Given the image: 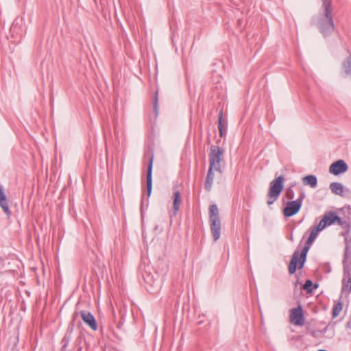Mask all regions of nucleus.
<instances>
[{
  "label": "nucleus",
  "mask_w": 351,
  "mask_h": 351,
  "mask_svg": "<svg viewBox=\"0 0 351 351\" xmlns=\"http://www.w3.org/2000/svg\"><path fill=\"white\" fill-rule=\"evenodd\" d=\"M334 211H326L317 225L323 230L326 227L334 225Z\"/></svg>",
  "instance_id": "obj_14"
},
{
  "label": "nucleus",
  "mask_w": 351,
  "mask_h": 351,
  "mask_svg": "<svg viewBox=\"0 0 351 351\" xmlns=\"http://www.w3.org/2000/svg\"><path fill=\"white\" fill-rule=\"evenodd\" d=\"M290 322L295 326H302L304 324V314L302 306L300 304L290 310Z\"/></svg>",
  "instance_id": "obj_8"
},
{
  "label": "nucleus",
  "mask_w": 351,
  "mask_h": 351,
  "mask_svg": "<svg viewBox=\"0 0 351 351\" xmlns=\"http://www.w3.org/2000/svg\"><path fill=\"white\" fill-rule=\"evenodd\" d=\"M215 170L214 167H208V172L206 176V180L204 182V189L206 191L209 192L212 189L213 182L214 180V173Z\"/></svg>",
  "instance_id": "obj_19"
},
{
  "label": "nucleus",
  "mask_w": 351,
  "mask_h": 351,
  "mask_svg": "<svg viewBox=\"0 0 351 351\" xmlns=\"http://www.w3.org/2000/svg\"><path fill=\"white\" fill-rule=\"evenodd\" d=\"M209 220L220 219L219 215V210L216 204H212L209 206Z\"/></svg>",
  "instance_id": "obj_29"
},
{
  "label": "nucleus",
  "mask_w": 351,
  "mask_h": 351,
  "mask_svg": "<svg viewBox=\"0 0 351 351\" xmlns=\"http://www.w3.org/2000/svg\"><path fill=\"white\" fill-rule=\"evenodd\" d=\"M154 145H149L147 146L146 150L144 153V157L148 158V165L147 167V173H146V183H147V201L148 202V199L150 197L152 191V169H153V162H154Z\"/></svg>",
  "instance_id": "obj_3"
},
{
  "label": "nucleus",
  "mask_w": 351,
  "mask_h": 351,
  "mask_svg": "<svg viewBox=\"0 0 351 351\" xmlns=\"http://www.w3.org/2000/svg\"><path fill=\"white\" fill-rule=\"evenodd\" d=\"M311 245L310 243L305 242L304 246L300 253L298 250H295L293 252L288 265L289 275L295 274L297 269L301 270L304 268Z\"/></svg>",
  "instance_id": "obj_1"
},
{
  "label": "nucleus",
  "mask_w": 351,
  "mask_h": 351,
  "mask_svg": "<svg viewBox=\"0 0 351 351\" xmlns=\"http://www.w3.org/2000/svg\"><path fill=\"white\" fill-rule=\"evenodd\" d=\"M330 324H328L324 328L322 329V330H319V334H324L327 332L328 329V327H329Z\"/></svg>",
  "instance_id": "obj_34"
},
{
  "label": "nucleus",
  "mask_w": 351,
  "mask_h": 351,
  "mask_svg": "<svg viewBox=\"0 0 351 351\" xmlns=\"http://www.w3.org/2000/svg\"><path fill=\"white\" fill-rule=\"evenodd\" d=\"M300 273L301 272L299 271L298 274H295V277L297 278V280H296L295 284L299 283V278H300Z\"/></svg>",
  "instance_id": "obj_37"
},
{
  "label": "nucleus",
  "mask_w": 351,
  "mask_h": 351,
  "mask_svg": "<svg viewBox=\"0 0 351 351\" xmlns=\"http://www.w3.org/2000/svg\"><path fill=\"white\" fill-rule=\"evenodd\" d=\"M0 191H3V188L0 186Z\"/></svg>",
  "instance_id": "obj_44"
},
{
  "label": "nucleus",
  "mask_w": 351,
  "mask_h": 351,
  "mask_svg": "<svg viewBox=\"0 0 351 351\" xmlns=\"http://www.w3.org/2000/svg\"><path fill=\"white\" fill-rule=\"evenodd\" d=\"M343 269V278L342 280L341 295L344 292L351 291V267L346 266Z\"/></svg>",
  "instance_id": "obj_13"
},
{
  "label": "nucleus",
  "mask_w": 351,
  "mask_h": 351,
  "mask_svg": "<svg viewBox=\"0 0 351 351\" xmlns=\"http://www.w3.org/2000/svg\"><path fill=\"white\" fill-rule=\"evenodd\" d=\"M295 185V183L291 184L290 186L287 189L285 192V197L291 201L294 198L295 193L293 190V187Z\"/></svg>",
  "instance_id": "obj_31"
},
{
  "label": "nucleus",
  "mask_w": 351,
  "mask_h": 351,
  "mask_svg": "<svg viewBox=\"0 0 351 351\" xmlns=\"http://www.w3.org/2000/svg\"><path fill=\"white\" fill-rule=\"evenodd\" d=\"M305 330L306 334H310L314 338H317L319 336V330L313 329L310 324L306 325Z\"/></svg>",
  "instance_id": "obj_32"
},
{
  "label": "nucleus",
  "mask_w": 351,
  "mask_h": 351,
  "mask_svg": "<svg viewBox=\"0 0 351 351\" xmlns=\"http://www.w3.org/2000/svg\"><path fill=\"white\" fill-rule=\"evenodd\" d=\"M210 231L215 241H217L221 236V221L220 219L209 220Z\"/></svg>",
  "instance_id": "obj_15"
},
{
  "label": "nucleus",
  "mask_w": 351,
  "mask_h": 351,
  "mask_svg": "<svg viewBox=\"0 0 351 351\" xmlns=\"http://www.w3.org/2000/svg\"><path fill=\"white\" fill-rule=\"evenodd\" d=\"M342 72L344 77H351V54L342 62Z\"/></svg>",
  "instance_id": "obj_23"
},
{
  "label": "nucleus",
  "mask_w": 351,
  "mask_h": 351,
  "mask_svg": "<svg viewBox=\"0 0 351 351\" xmlns=\"http://www.w3.org/2000/svg\"><path fill=\"white\" fill-rule=\"evenodd\" d=\"M317 28L324 38L330 36L335 31V23H318Z\"/></svg>",
  "instance_id": "obj_16"
},
{
  "label": "nucleus",
  "mask_w": 351,
  "mask_h": 351,
  "mask_svg": "<svg viewBox=\"0 0 351 351\" xmlns=\"http://www.w3.org/2000/svg\"><path fill=\"white\" fill-rule=\"evenodd\" d=\"M346 326L348 328H351V320H350L349 322H347Z\"/></svg>",
  "instance_id": "obj_38"
},
{
  "label": "nucleus",
  "mask_w": 351,
  "mask_h": 351,
  "mask_svg": "<svg viewBox=\"0 0 351 351\" xmlns=\"http://www.w3.org/2000/svg\"><path fill=\"white\" fill-rule=\"evenodd\" d=\"M17 263L18 261L14 257L0 256V269H3V272H15L19 268Z\"/></svg>",
  "instance_id": "obj_9"
},
{
  "label": "nucleus",
  "mask_w": 351,
  "mask_h": 351,
  "mask_svg": "<svg viewBox=\"0 0 351 351\" xmlns=\"http://www.w3.org/2000/svg\"><path fill=\"white\" fill-rule=\"evenodd\" d=\"M285 176L280 175L275 178L270 183L267 195V203L269 206L273 204L280 195L284 189Z\"/></svg>",
  "instance_id": "obj_2"
},
{
  "label": "nucleus",
  "mask_w": 351,
  "mask_h": 351,
  "mask_svg": "<svg viewBox=\"0 0 351 351\" xmlns=\"http://www.w3.org/2000/svg\"><path fill=\"white\" fill-rule=\"evenodd\" d=\"M0 207L8 217H10L12 215V212L10 210L8 199L3 191H0Z\"/></svg>",
  "instance_id": "obj_20"
},
{
  "label": "nucleus",
  "mask_w": 351,
  "mask_h": 351,
  "mask_svg": "<svg viewBox=\"0 0 351 351\" xmlns=\"http://www.w3.org/2000/svg\"><path fill=\"white\" fill-rule=\"evenodd\" d=\"M158 90H157L153 97V110L154 113V118H156L158 115Z\"/></svg>",
  "instance_id": "obj_30"
},
{
  "label": "nucleus",
  "mask_w": 351,
  "mask_h": 351,
  "mask_svg": "<svg viewBox=\"0 0 351 351\" xmlns=\"http://www.w3.org/2000/svg\"><path fill=\"white\" fill-rule=\"evenodd\" d=\"M227 121L223 119V110H221L218 114V130L219 133V136L223 138L226 134V128H227Z\"/></svg>",
  "instance_id": "obj_18"
},
{
  "label": "nucleus",
  "mask_w": 351,
  "mask_h": 351,
  "mask_svg": "<svg viewBox=\"0 0 351 351\" xmlns=\"http://www.w3.org/2000/svg\"><path fill=\"white\" fill-rule=\"evenodd\" d=\"M305 193L303 191L300 193V196L296 200L288 201L282 209V214L285 218H289L296 215L302 208Z\"/></svg>",
  "instance_id": "obj_5"
},
{
  "label": "nucleus",
  "mask_w": 351,
  "mask_h": 351,
  "mask_svg": "<svg viewBox=\"0 0 351 351\" xmlns=\"http://www.w3.org/2000/svg\"><path fill=\"white\" fill-rule=\"evenodd\" d=\"M318 287V284L313 283L311 280L308 279L302 285V289L306 291L307 293H311L314 289Z\"/></svg>",
  "instance_id": "obj_28"
},
{
  "label": "nucleus",
  "mask_w": 351,
  "mask_h": 351,
  "mask_svg": "<svg viewBox=\"0 0 351 351\" xmlns=\"http://www.w3.org/2000/svg\"><path fill=\"white\" fill-rule=\"evenodd\" d=\"M145 204V200H144V196L142 197L141 202V211L142 212L144 208Z\"/></svg>",
  "instance_id": "obj_36"
},
{
  "label": "nucleus",
  "mask_w": 351,
  "mask_h": 351,
  "mask_svg": "<svg viewBox=\"0 0 351 351\" xmlns=\"http://www.w3.org/2000/svg\"><path fill=\"white\" fill-rule=\"evenodd\" d=\"M82 341V336H78L75 340V344L76 346L80 345Z\"/></svg>",
  "instance_id": "obj_35"
},
{
  "label": "nucleus",
  "mask_w": 351,
  "mask_h": 351,
  "mask_svg": "<svg viewBox=\"0 0 351 351\" xmlns=\"http://www.w3.org/2000/svg\"><path fill=\"white\" fill-rule=\"evenodd\" d=\"M100 330H101V332H103V327L102 326H100Z\"/></svg>",
  "instance_id": "obj_42"
},
{
  "label": "nucleus",
  "mask_w": 351,
  "mask_h": 351,
  "mask_svg": "<svg viewBox=\"0 0 351 351\" xmlns=\"http://www.w3.org/2000/svg\"><path fill=\"white\" fill-rule=\"evenodd\" d=\"M343 308V302L339 299L337 301L334 302V305L332 309V318L335 319L337 317Z\"/></svg>",
  "instance_id": "obj_26"
},
{
  "label": "nucleus",
  "mask_w": 351,
  "mask_h": 351,
  "mask_svg": "<svg viewBox=\"0 0 351 351\" xmlns=\"http://www.w3.org/2000/svg\"><path fill=\"white\" fill-rule=\"evenodd\" d=\"M334 224L337 223L343 228L348 230L350 231V223L348 220H346L338 215V214L334 211Z\"/></svg>",
  "instance_id": "obj_24"
},
{
  "label": "nucleus",
  "mask_w": 351,
  "mask_h": 351,
  "mask_svg": "<svg viewBox=\"0 0 351 351\" xmlns=\"http://www.w3.org/2000/svg\"><path fill=\"white\" fill-rule=\"evenodd\" d=\"M143 278L144 282L147 284V289L149 291H154L161 286L162 279L157 274L155 275L143 274Z\"/></svg>",
  "instance_id": "obj_7"
},
{
  "label": "nucleus",
  "mask_w": 351,
  "mask_h": 351,
  "mask_svg": "<svg viewBox=\"0 0 351 351\" xmlns=\"http://www.w3.org/2000/svg\"><path fill=\"white\" fill-rule=\"evenodd\" d=\"M79 315L81 316V311H78L77 310H75L74 311V313L72 314V316H71V322H69V325L68 326H72L73 324V328H75V322H76V319H77V317H79Z\"/></svg>",
  "instance_id": "obj_33"
},
{
  "label": "nucleus",
  "mask_w": 351,
  "mask_h": 351,
  "mask_svg": "<svg viewBox=\"0 0 351 351\" xmlns=\"http://www.w3.org/2000/svg\"><path fill=\"white\" fill-rule=\"evenodd\" d=\"M302 183L311 188H315L317 185V177L314 175H308L302 178Z\"/></svg>",
  "instance_id": "obj_25"
},
{
  "label": "nucleus",
  "mask_w": 351,
  "mask_h": 351,
  "mask_svg": "<svg viewBox=\"0 0 351 351\" xmlns=\"http://www.w3.org/2000/svg\"><path fill=\"white\" fill-rule=\"evenodd\" d=\"M81 317L84 323L92 330L96 331L98 329V324L95 316L88 311H81Z\"/></svg>",
  "instance_id": "obj_12"
},
{
  "label": "nucleus",
  "mask_w": 351,
  "mask_h": 351,
  "mask_svg": "<svg viewBox=\"0 0 351 351\" xmlns=\"http://www.w3.org/2000/svg\"><path fill=\"white\" fill-rule=\"evenodd\" d=\"M348 169V164L341 159L332 162L329 167V172L334 176H339L346 173Z\"/></svg>",
  "instance_id": "obj_11"
},
{
  "label": "nucleus",
  "mask_w": 351,
  "mask_h": 351,
  "mask_svg": "<svg viewBox=\"0 0 351 351\" xmlns=\"http://www.w3.org/2000/svg\"><path fill=\"white\" fill-rule=\"evenodd\" d=\"M330 189L335 195L343 196V186L339 182H332L330 184Z\"/></svg>",
  "instance_id": "obj_27"
},
{
  "label": "nucleus",
  "mask_w": 351,
  "mask_h": 351,
  "mask_svg": "<svg viewBox=\"0 0 351 351\" xmlns=\"http://www.w3.org/2000/svg\"><path fill=\"white\" fill-rule=\"evenodd\" d=\"M317 351H327V350H319Z\"/></svg>",
  "instance_id": "obj_43"
},
{
  "label": "nucleus",
  "mask_w": 351,
  "mask_h": 351,
  "mask_svg": "<svg viewBox=\"0 0 351 351\" xmlns=\"http://www.w3.org/2000/svg\"><path fill=\"white\" fill-rule=\"evenodd\" d=\"M82 350V347L79 346V350L80 351Z\"/></svg>",
  "instance_id": "obj_45"
},
{
  "label": "nucleus",
  "mask_w": 351,
  "mask_h": 351,
  "mask_svg": "<svg viewBox=\"0 0 351 351\" xmlns=\"http://www.w3.org/2000/svg\"><path fill=\"white\" fill-rule=\"evenodd\" d=\"M74 328H73L72 326H68L65 334L63 338L61 340V351H65L69 342L73 338V332Z\"/></svg>",
  "instance_id": "obj_17"
},
{
  "label": "nucleus",
  "mask_w": 351,
  "mask_h": 351,
  "mask_svg": "<svg viewBox=\"0 0 351 351\" xmlns=\"http://www.w3.org/2000/svg\"><path fill=\"white\" fill-rule=\"evenodd\" d=\"M17 25H18V23H16L15 25H14V23H12V25H11V26L10 27V29H12L13 28H16Z\"/></svg>",
  "instance_id": "obj_39"
},
{
  "label": "nucleus",
  "mask_w": 351,
  "mask_h": 351,
  "mask_svg": "<svg viewBox=\"0 0 351 351\" xmlns=\"http://www.w3.org/2000/svg\"><path fill=\"white\" fill-rule=\"evenodd\" d=\"M173 199V206L172 210L169 212V217L171 219L176 217L178 215V212L180 210V205L182 204V197L180 191L177 189V186L173 187V194L172 196Z\"/></svg>",
  "instance_id": "obj_10"
},
{
  "label": "nucleus",
  "mask_w": 351,
  "mask_h": 351,
  "mask_svg": "<svg viewBox=\"0 0 351 351\" xmlns=\"http://www.w3.org/2000/svg\"><path fill=\"white\" fill-rule=\"evenodd\" d=\"M121 325H122V323H121V322H119V323L118 324V325H117V327H118L119 328H120V327L121 326Z\"/></svg>",
  "instance_id": "obj_41"
},
{
  "label": "nucleus",
  "mask_w": 351,
  "mask_h": 351,
  "mask_svg": "<svg viewBox=\"0 0 351 351\" xmlns=\"http://www.w3.org/2000/svg\"><path fill=\"white\" fill-rule=\"evenodd\" d=\"M81 325H82V322H81L80 321H78V322H77V327H78V328H80Z\"/></svg>",
  "instance_id": "obj_40"
},
{
  "label": "nucleus",
  "mask_w": 351,
  "mask_h": 351,
  "mask_svg": "<svg viewBox=\"0 0 351 351\" xmlns=\"http://www.w3.org/2000/svg\"><path fill=\"white\" fill-rule=\"evenodd\" d=\"M309 230L310 234L306 242L312 245L319 232H321L322 230L317 224H315L309 228Z\"/></svg>",
  "instance_id": "obj_22"
},
{
  "label": "nucleus",
  "mask_w": 351,
  "mask_h": 351,
  "mask_svg": "<svg viewBox=\"0 0 351 351\" xmlns=\"http://www.w3.org/2000/svg\"><path fill=\"white\" fill-rule=\"evenodd\" d=\"M322 7L324 8V16L327 19V22H333L331 9V3L328 0H322Z\"/></svg>",
  "instance_id": "obj_21"
},
{
  "label": "nucleus",
  "mask_w": 351,
  "mask_h": 351,
  "mask_svg": "<svg viewBox=\"0 0 351 351\" xmlns=\"http://www.w3.org/2000/svg\"><path fill=\"white\" fill-rule=\"evenodd\" d=\"M349 230L341 232V234L344 237L345 249L343 258V267L349 266L351 267V239L349 238Z\"/></svg>",
  "instance_id": "obj_6"
},
{
  "label": "nucleus",
  "mask_w": 351,
  "mask_h": 351,
  "mask_svg": "<svg viewBox=\"0 0 351 351\" xmlns=\"http://www.w3.org/2000/svg\"><path fill=\"white\" fill-rule=\"evenodd\" d=\"M224 149L219 145L210 146V152L208 154L209 166L214 167L216 171L221 173L220 162L223 160Z\"/></svg>",
  "instance_id": "obj_4"
}]
</instances>
